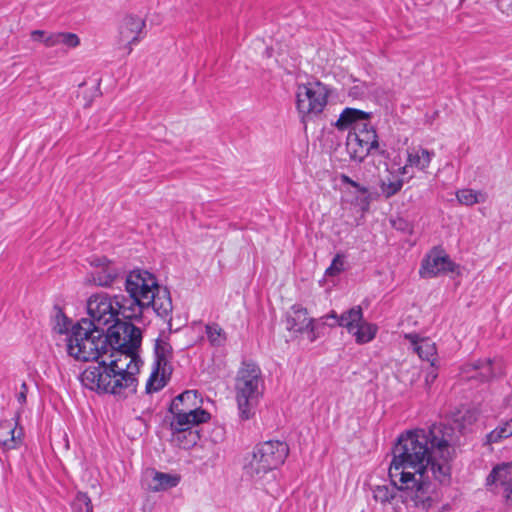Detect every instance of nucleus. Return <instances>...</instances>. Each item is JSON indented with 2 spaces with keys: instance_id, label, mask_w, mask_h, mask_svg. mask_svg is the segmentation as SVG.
Masks as SVG:
<instances>
[{
  "instance_id": "ea45409f",
  "label": "nucleus",
  "mask_w": 512,
  "mask_h": 512,
  "mask_svg": "<svg viewBox=\"0 0 512 512\" xmlns=\"http://www.w3.org/2000/svg\"><path fill=\"white\" fill-rule=\"evenodd\" d=\"M499 427L502 430L503 435H505V438L512 436V418L504 422L502 425H499Z\"/></svg>"
},
{
  "instance_id": "dca6fc26",
  "label": "nucleus",
  "mask_w": 512,
  "mask_h": 512,
  "mask_svg": "<svg viewBox=\"0 0 512 512\" xmlns=\"http://www.w3.org/2000/svg\"><path fill=\"white\" fill-rule=\"evenodd\" d=\"M466 367L467 372L470 370L476 371L477 376L473 377L482 382L490 381L494 377L503 373L502 362L498 359H480L468 364Z\"/></svg>"
},
{
  "instance_id": "37998d69",
  "label": "nucleus",
  "mask_w": 512,
  "mask_h": 512,
  "mask_svg": "<svg viewBox=\"0 0 512 512\" xmlns=\"http://www.w3.org/2000/svg\"><path fill=\"white\" fill-rule=\"evenodd\" d=\"M469 418L476 420V417H474L472 414L469 416Z\"/></svg>"
},
{
  "instance_id": "b1692460",
  "label": "nucleus",
  "mask_w": 512,
  "mask_h": 512,
  "mask_svg": "<svg viewBox=\"0 0 512 512\" xmlns=\"http://www.w3.org/2000/svg\"><path fill=\"white\" fill-rule=\"evenodd\" d=\"M205 331L212 346L221 347L225 344L227 340L226 333L217 323L207 324Z\"/></svg>"
},
{
  "instance_id": "a19ab883",
  "label": "nucleus",
  "mask_w": 512,
  "mask_h": 512,
  "mask_svg": "<svg viewBox=\"0 0 512 512\" xmlns=\"http://www.w3.org/2000/svg\"><path fill=\"white\" fill-rule=\"evenodd\" d=\"M46 32L43 30H33L31 32V37L34 41L43 42V39L46 37Z\"/></svg>"
},
{
  "instance_id": "5701e85b",
  "label": "nucleus",
  "mask_w": 512,
  "mask_h": 512,
  "mask_svg": "<svg viewBox=\"0 0 512 512\" xmlns=\"http://www.w3.org/2000/svg\"><path fill=\"white\" fill-rule=\"evenodd\" d=\"M55 326H54V330L59 333V334H63V335H67V338H66V345L68 344V338L69 336L71 335V332H72V321L70 318H68L65 313L63 312V310L58 307V306H55Z\"/></svg>"
},
{
  "instance_id": "423d86ee",
  "label": "nucleus",
  "mask_w": 512,
  "mask_h": 512,
  "mask_svg": "<svg viewBox=\"0 0 512 512\" xmlns=\"http://www.w3.org/2000/svg\"><path fill=\"white\" fill-rule=\"evenodd\" d=\"M289 454L285 442L269 440L257 444L244 459L243 470L251 479H260L281 466Z\"/></svg>"
},
{
  "instance_id": "2f4dec72",
  "label": "nucleus",
  "mask_w": 512,
  "mask_h": 512,
  "mask_svg": "<svg viewBox=\"0 0 512 512\" xmlns=\"http://www.w3.org/2000/svg\"><path fill=\"white\" fill-rule=\"evenodd\" d=\"M362 142L368 144L372 149H377L379 146L378 136L374 128H369L368 131L355 132Z\"/></svg>"
},
{
  "instance_id": "1a4fd4ad",
  "label": "nucleus",
  "mask_w": 512,
  "mask_h": 512,
  "mask_svg": "<svg viewBox=\"0 0 512 512\" xmlns=\"http://www.w3.org/2000/svg\"><path fill=\"white\" fill-rule=\"evenodd\" d=\"M155 363L150 378L146 384L147 393L161 390L166 384V375H170L173 358V348L167 339L157 338L154 345Z\"/></svg>"
},
{
  "instance_id": "4be33fe9",
  "label": "nucleus",
  "mask_w": 512,
  "mask_h": 512,
  "mask_svg": "<svg viewBox=\"0 0 512 512\" xmlns=\"http://www.w3.org/2000/svg\"><path fill=\"white\" fill-rule=\"evenodd\" d=\"M196 397L195 392L193 391H184L183 393L177 395L171 402L169 406V413H174L178 411H188V410H196L193 405H190V402L194 400Z\"/></svg>"
},
{
  "instance_id": "a878e982",
  "label": "nucleus",
  "mask_w": 512,
  "mask_h": 512,
  "mask_svg": "<svg viewBox=\"0 0 512 512\" xmlns=\"http://www.w3.org/2000/svg\"><path fill=\"white\" fill-rule=\"evenodd\" d=\"M415 351L421 359L430 362V366H434L436 360V347L434 343H430L428 340H422L420 343L416 344Z\"/></svg>"
},
{
  "instance_id": "7ed1b4c3",
  "label": "nucleus",
  "mask_w": 512,
  "mask_h": 512,
  "mask_svg": "<svg viewBox=\"0 0 512 512\" xmlns=\"http://www.w3.org/2000/svg\"><path fill=\"white\" fill-rule=\"evenodd\" d=\"M124 283L128 296H114L123 319L140 321L144 311L152 308L171 330L173 304L169 289L160 286L152 273L141 270L131 271Z\"/></svg>"
},
{
  "instance_id": "c85d7f7f",
  "label": "nucleus",
  "mask_w": 512,
  "mask_h": 512,
  "mask_svg": "<svg viewBox=\"0 0 512 512\" xmlns=\"http://www.w3.org/2000/svg\"><path fill=\"white\" fill-rule=\"evenodd\" d=\"M456 196L461 204L469 206L480 201L479 196H481V193L472 189H462L457 192Z\"/></svg>"
},
{
  "instance_id": "6ab92c4d",
  "label": "nucleus",
  "mask_w": 512,
  "mask_h": 512,
  "mask_svg": "<svg viewBox=\"0 0 512 512\" xmlns=\"http://www.w3.org/2000/svg\"><path fill=\"white\" fill-rule=\"evenodd\" d=\"M346 150L351 160L362 162L373 149L368 144L363 143L356 133L348 132Z\"/></svg>"
},
{
  "instance_id": "393cba45",
  "label": "nucleus",
  "mask_w": 512,
  "mask_h": 512,
  "mask_svg": "<svg viewBox=\"0 0 512 512\" xmlns=\"http://www.w3.org/2000/svg\"><path fill=\"white\" fill-rule=\"evenodd\" d=\"M153 481L155 482L153 490L160 491L176 487L179 478L163 472H155Z\"/></svg>"
},
{
  "instance_id": "ddd939ff",
  "label": "nucleus",
  "mask_w": 512,
  "mask_h": 512,
  "mask_svg": "<svg viewBox=\"0 0 512 512\" xmlns=\"http://www.w3.org/2000/svg\"><path fill=\"white\" fill-rule=\"evenodd\" d=\"M170 414L171 417L166 416L165 421L169 422V428L171 431H175L180 428H193L199 424L208 422L211 418L210 413L202 408L178 411Z\"/></svg>"
},
{
  "instance_id": "4468645a",
  "label": "nucleus",
  "mask_w": 512,
  "mask_h": 512,
  "mask_svg": "<svg viewBox=\"0 0 512 512\" xmlns=\"http://www.w3.org/2000/svg\"><path fill=\"white\" fill-rule=\"evenodd\" d=\"M486 481L487 485L500 488L505 499L512 502V462L494 467Z\"/></svg>"
},
{
  "instance_id": "c756f323",
  "label": "nucleus",
  "mask_w": 512,
  "mask_h": 512,
  "mask_svg": "<svg viewBox=\"0 0 512 512\" xmlns=\"http://www.w3.org/2000/svg\"><path fill=\"white\" fill-rule=\"evenodd\" d=\"M373 494L374 499L383 504L390 503L395 498L394 489L385 485L375 487Z\"/></svg>"
},
{
  "instance_id": "79ce46f5",
  "label": "nucleus",
  "mask_w": 512,
  "mask_h": 512,
  "mask_svg": "<svg viewBox=\"0 0 512 512\" xmlns=\"http://www.w3.org/2000/svg\"><path fill=\"white\" fill-rule=\"evenodd\" d=\"M408 166H410L408 163L406 165H404L403 167H400L398 169V173L402 176H405L408 174Z\"/></svg>"
},
{
  "instance_id": "4c0bfd02",
  "label": "nucleus",
  "mask_w": 512,
  "mask_h": 512,
  "mask_svg": "<svg viewBox=\"0 0 512 512\" xmlns=\"http://www.w3.org/2000/svg\"><path fill=\"white\" fill-rule=\"evenodd\" d=\"M27 392H28V386L25 382L22 383L21 385V391L19 392V394L17 395V401L23 405L26 403V400H27Z\"/></svg>"
},
{
  "instance_id": "0eeeda50",
  "label": "nucleus",
  "mask_w": 512,
  "mask_h": 512,
  "mask_svg": "<svg viewBox=\"0 0 512 512\" xmlns=\"http://www.w3.org/2000/svg\"><path fill=\"white\" fill-rule=\"evenodd\" d=\"M328 89L320 81L299 84L296 90V109L300 121L306 125L307 121L318 116L327 105Z\"/></svg>"
},
{
  "instance_id": "f03ea898",
  "label": "nucleus",
  "mask_w": 512,
  "mask_h": 512,
  "mask_svg": "<svg viewBox=\"0 0 512 512\" xmlns=\"http://www.w3.org/2000/svg\"><path fill=\"white\" fill-rule=\"evenodd\" d=\"M121 319L99 328L87 336L97 348V354L88 361H98L81 374L82 384L92 390L126 398L136 393L138 380L135 375L142 363L138 350L142 342L141 329Z\"/></svg>"
},
{
  "instance_id": "c9c22d12",
  "label": "nucleus",
  "mask_w": 512,
  "mask_h": 512,
  "mask_svg": "<svg viewBox=\"0 0 512 512\" xmlns=\"http://www.w3.org/2000/svg\"><path fill=\"white\" fill-rule=\"evenodd\" d=\"M370 119H365V120H358V122L356 123L355 127L350 130L349 132H364V131H368L369 128H374L371 124H370Z\"/></svg>"
},
{
  "instance_id": "a211bd4d",
  "label": "nucleus",
  "mask_w": 512,
  "mask_h": 512,
  "mask_svg": "<svg viewBox=\"0 0 512 512\" xmlns=\"http://www.w3.org/2000/svg\"><path fill=\"white\" fill-rule=\"evenodd\" d=\"M200 439L201 430L196 427L180 428L175 431H171V442L182 449H190L194 447Z\"/></svg>"
},
{
  "instance_id": "f704fd0d",
  "label": "nucleus",
  "mask_w": 512,
  "mask_h": 512,
  "mask_svg": "<svg viewBox=\"0 0 512 512\" xmlns=\"http://www.w3.org/2000/svg\"><path fill=\"white\" fill-rule=\"evenodd\" d=\"M486 439H487V443H489V444L497 443L500 440L505 439V435H503L502 430L498 426L494 430H492L490 433L487 434Z\"/></svg>"
},
{
  "instance_id": "7c9ffc66",
  "label": "nucleus",
  "mask_w": 512,
  "mask_h": 512,
  "mask_svg": "<svg viewBox=\"0 0 512 512\" xmlns=\"http://www.w3.org/2000/svg\"><path fill=\"white\" fill-rule=\"evenodd\" d=\"M344 255L337 253L332 260L331 265L326 269L325 274L328 276H336L344 270Z\"/></svg>"
},
{
  "instance_id": "72a5a7b5",
  "label": "nucleus",
  "mask_w": 512,
  "mask_h": 512,
  "mask_svg": "<svg viewBox=\"0 0 512 512\" xmlns=\"http://www.w3.org/2000/svg\"><path fill=\"white\" fill-rule=\"evenodd\" d=\"M340 180L343 184H347V185L354 187L361 194H367L369 191L367 187L360 185L358 182L354 181L353 179H351L349 176H347L345 174L341 175Z\"/></svg>"
},
{
  "instance_id": "aec40b11",
  "label": "nucleus",
  "mask_w": 512,
  "mask_h": 512,
  "mask_svg": "<svg viewBox=\"0 0 512 512\" xmlns=\"http://www.w3.org/2000/svg\"><path fill=\"white\" fill-rule=\"evenodd\" d=\"M370 118L371 113H367L356 108L347 107L341 112L338 120L335 122L334 125L338 130L343 131L349 128L352 130L355 127L358 120H365Z\"/></svg>"
},
{
  "instance_id": "6e6552de",
  "label": "nucleus",
  "mask_w": 512,
  "mask_h": 512,
  "mask_svg": "<svg viewBox=\"0 0 512 512\" xmlns=\"http://www.w3.org/2000/svg\"><path fill=\"white\" fill-rule=\"evenodd\" d=\"M324 318L334 320L333 323L328 324L330 327L341 326L347 328L350 333H353L358 344L372 341L377 333V326L375 324L362 322L363 311L360 306L352 307L340 316L335 311H331Z\"/></svg>"
},
{
  "instance_id": "39448f33",
  "label": "nucleus",
  "mask_w": 512,
  "mask_h": 512,
  "mask_svg": "<svg viewBox=\"0 0 512 512\" xmlns=\"http://www.w3.org/2000/svg\"><path fill=\"white\" fill-rule=\"evenodd\" d=\"M264 378L261 368L251 360H244L235 378V398L241 420L255 415L256 407L263 396Z\"/></svg>"
},
{
  "instance_id": "e433bc0d",
  "label": "nucleus",
  "mask_w": 512,
  "mask_h": 512,
  "mask_svg": "<svg viewBox=\"0 0 512 512\" xmlns=\"http://www.w3.org/2000/svg\"><path fill=\"white\" fill-rule=\"evenodd\" d=\"M43 43L47 47H55V46L60 45V42H59V32L58 33H51V34L47 35L43 39Z\"/></svg>"
},
{
  "instance_id": "f257e3e1",
  "label": "nucleus",
  "mask_w": 512,
  "mask_h": 512,
  "mask_svg": "<svg viewBox=\"0 0 512 512\" xmlns=\"http://www.w3.org/2000/svg\"><path fill=\"white\" fill-rule=\"evenodd\" d=\"M453 435V427L434 423L428 428L408 430L398 437L389 477L406 506L427 511L439 501L436 484L427 473L431 470L440 484L450 482Z\"/></svg>"
},
{
  "instance_id": "f8f14e48",
  "label": "nucleus",
  "mask_w": 512,
  "mask_h": 512,
  "mask_svg": "<svg viewBox=\"0 0 512 512\" xmlns=\"http://www.w3.org/2000/svg\"><path fill=\"white\" fill-rule=\"evenodd\" d=\"M95 271L91 272L87 278L89 283L101 287H110L116 283L123 275L106 257L95 258L91 261Z\"/></svg>"
},
{
  "instance_id": "9b49d317",
  "label": "nucleus",
  "mask_w": 512,
  "mask_h": 512,
  "mask_svg": "<svg viewBox=\"0 0 512 512\" xmlns=\"http://www.w3.org/2000/svg\"><path fill=\"white\" fill-rule=\"evenodd\" d=\"M458 265L441 248L434 247L422 260L419 274L422 278H433L441 273L455 272Z\"/></svg>"
},
{
  "instance_id": "2eb2a0df",
  "label": "nucleus",
  "mask_w": 512,
  "mask_h": 512,
  "mask_svg": "<svg viewBox=\"0 0 512 512\" xmlns=\"http://www.w3.org/2000/svg\"><path fill=\"white\" fill-rule=\"evenodd\" d=\"M20 415L15 418L2 420L0 422V445L6 449H16L22 443L23 428H18Z\"/></svg>"
},
{
  "instance_id": "473e14b6",
  "label": "nucleus",
  "mask_w": 512,
  "mask_h": 512,
  "mask_svg": "<svg viewBox=\"0 0 512 512\" xmlns=\"http://www.w3.org/2000/svg\"><path fill=\"white\" fill-rule=\"evenodd\" d=\"M59 42L68 48H75L80 44V39L75 33L59 32Z\"/></svg>"
},
{
  "instance_id": "58836bf2",
  "label": "nucleus",
  "mask_w": 512,
  "mask_h": 512,
  "mask_svg": "<svg viewBox=\"0 0 512 512\" xmlns=\"http://www.w3.org/2000/svg\"><path fill=\"white\" fill-rule=\"evenodd\" d=\"M437 376H438V374H437V369L435 368V365L430 366V371L427 372L426 377H425L426 384L428 386L431 385L435 381Z\"/></svg>"
},
{
  "instance_id": "bb28decb",
  "label": "nucleus",
  "mask_w": 512,
  "mask_h": 512,
  "mask_svg": "<svg viewBox=\"0 0 512 512\" xmlns=\"http://www.w3.org/2000/svg\"><path fill=\"white\" fill-rule=\"evenodd\" d=\"M403 184H404V178H402V179L398 178L395 180L388 179V181L382 180L380 183V189H381L383 196L386 199H389V198L393 197L394 195H396L402 189Z\"/></svg>"
},
{
  "instance_id": "20e7f679",
  "label": "nucleus",
  "mask_w": 512,
  "mask_h": 512,
  "mask_svg": "<svg viewBox=\"0 0 512 512\" xmlns=\"http://www.w3.org/2000/svg\"><path fill=\"white\" fill-rule=\"evenodd\" d=\"M86 306L89 318H82L73 324L67 344L68 355L84 362L97 354L96 346H93V341L89 342L87 336L119 320V316H122L114 297L111 298L106 293L91 295Z\"/></svg>"
},
{
  "instance_id": "f3484780",
  "label": "nucleus",
  "mask_w": 512,
  "mask_h": 512,
  "mask_svg": "<svg viewBox=\"0 0 512 512\" xmlns=\"http://www.w3.org/2000/svg\"><path fill=\"white\" fill-rule=\"evenodd\" d=\"M145 27V20L139 16L127 15L125 16L119 27V34L122 41H127L128 44H136L139 41L138 35Z\"/></svg>"
},
{
  "instance_id": "412c9836",
  "label": "nucleus",
  "mask_w": 512,
  "mask_h": 512,
  "mask_svg": "<svg viewBox=\"0 0 512 512\" xmlns=\"http://www.w3.org/2000/svg\"><path fill=\"white\" fill-rule=\"evenodd\" d=\"M407 154V163L419 170H425L428 168L432 158L434 157L433 151H429L422 147L412 148L407 151Z\"/></svg>"
},
{
  "instance_id": "cd10ccee",
  "label": "nucleus",
  "mask_w": 512,
  "mask_h": 512,
  "mask_svg": "<svg viewBox=\"0 0 512 512\" xmlns=\"http://www.w3.org/2000/svg\"><path fill=\"white\" fill-rule=\"evenodd\" d=\"M72 512H93L91 499L86 493L79 492L71 503Z\"/></svg>"
},
{
  "instance_id": "9d476101",
  "label": "nucleus",
  "mask_w": 512,
  "mask_h": 512,
  "mask_svg": "<svg viewBox=\"0 0 512 512\" xmlns=\"http://www.w3.org/2000/svg\"><path fill=\"white\" fill-rule=\"evenodd\" d=\"M328 320L324 316L317 321L309 318L307 309L295 304L286 315V328L295 333H307L310 341H315L319 337V329L329 324Z\"/></svg>"
}]
</instances>
